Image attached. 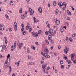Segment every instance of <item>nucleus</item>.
<instances>
[{"label":"nucleus","mask_w":76,"mask_h":76,"mask_svg":"<svg viewBox=\"0 0 76 76\" xmlns=\"http://www.w3.org/2000/svg\"><path fill=\"white\" fill-rule=\"evenodd\" d=\"M29 11L30 12V13L31 16H32L33 15V13H34V10L31 8L29 9Z\"/></svg>","instance_id":"obj_1"},{"label":"nucleus","mask_w":76,"mask_h":76,"mask_svg":"<svg viewBox=\"0 0 76 76\" xmlns=\"http://www.w3.org/2000/svg\"><path fill=\"white\" fill-rule=\"evenodd\" d=\"M69 49L67 47H66V49H64V52L66 54H67V51L68 52H69Z\"/></svg>","instance_id":"obj_2"},{"label":"nucleus","mask_w":76,"mask_h":76,"mask_svg":"<svg viewBox=\"0 0 76 76\" xmlns=\"http://www.w3.org/2000/svg\"><path fill=\"white\" fill-rule=\"evenodd\" d=\"M44 51L45 52V53L46 54H48V53L49 52V50H48V49H47V48H46V49H45L44 50Z\"/></svg>","instance_id":"obj_3"},{"label":"nucleus","mask_w":76,"mask_h":76,"mask_svg":"<svg viewBox=\"0 0 76 76\" xmlns=\"http://www.w3.org/2000/svg\"><path fill=\"white\" fill-rule=\"evenodd\" d=\"M75 54H72L71 55V60H72V61H73V59H74V57H75Z\"/></svg>","instance_id":"obj_4"},{"label":"nucleus","mask_w":76,"mask_h":76,"mask_svg":"<svg viewBox=\"0 0 76 76\" xmlns=\"http://www.w3.org/2000/svg\"><path fill=\"white\" fill-rule=\"evenodd\" d=\"M60 21L58 20H57V18H56V21L55 22V23L56 24V25H59V24H60Z\"/></svg>","instance_id":"obj_5"},{"label":"nucleus","mask_w":76,"mask_h":76,"mask_svg":"<svg viewBox=\"0 0 76 76\" xmlns=\"http://www.w3.org/2000/svg\"><path fill=\"white\" fill-rule=\"evenodd\" d=\"M38 11L40 13H42V8L41 7H39L38 9Z\"/></svg>","instance_id":"obj_6"},{"label":"nucleus","mask_w":76,"mask_h":76,"mask_svg":"<svg viewBox=\"0 0 76 76\" xmlns=\"http://www.w3.org/2000/svg\"><path fill=\"white\" fill-rule=\"evenodd\" d=\"M0 28L2 29V31H3V30H4V26L3 24H2L1 25V26Z\"/></svg>","instance_id":"obj_7"},{"label":"nucleus","mask_w":76,"mask_h":76,"mask_svg":"<svg viewBox=\"0 0 76 76\" xmlns=\"http://www.w3.org/2000/svg\"><path fill=\"white\" fill-rule=\"evenodd\" d=\"M27 24H28V25L26 26V30H28V29H29V23H28Z\"/></svg>","instance_id":"obj_8"},{"label":"nucleus","mask_w":76,"mask_h":76,"mask_svg":"<svg viewBox=\"0 0 76 76\" xmlns=\"http://www.w3.org/2000/svg\"><path fill=\"white\" fill-rule=\"evenodd\" d=\"M67 12L68 15H72V14H71V12L70 11H69V10H67Z\"/></svg>","instance_id":"obj_9"},{"label":"nucleus","mask_w":76,"mask_h":76,"mask_svg":"<svg viewBox=\"0 0 76 76\" xmlns=\"http://www.w3.org/2000/svg\"><path fill=\"white\" fill-rule=\"evenodd\" d=\"M25 17V15H22L21 16V18L22 19H24Z\"/></svg>","instance_id":"obj_10"},{"label":"nucleus","mask_w":76,"mask_h":76,"mask_svg":"<svg viewBox=\"0 0 76 76\" xmlns=\"http://www.w3.org/2000/svg\"><path fill=\"white\" fill-rule=\"evenodd\" d=\"M57 3L56 2V1H53V5L54 6H56Z\"/></svg>","instance_id":"obj_11"},{"label":"nucleus","mask_w":76,"mask_h":76,"mask_svg":"<svg viewBox=\"0 0 76 76\" xmlns=\"http://www.w3.org/2000/svg\"><path fill=\"white\" fill-rule=\"evenodd\" d=\"M46 67V64H45V65H42V68L43 69H44Z\"/></svg>","instance_id":"obj_12"},{"label":"nucleus","mask_w":76,"mask_h":76,"mask_svg":"<svg viewBox=\"0 0 76 76\" xmlns=\"http://www.w3.org/2000/svg\"><path fill=\"white\" fill-rule=\"evenodd\" d=\"M66 62L68 63L69 64H70V62H71V61L70 60H68V59H67L66 60Z\"/></svg>","instance_id":"obj_13"},{"label":"nucleus","mask_w":76,"mask_h":76,"mask_svg":"<svg viewBox=\"0 0 76 76\" xmlns=\"http://www.w3.org/2000/svg\"><path fill=\"white\" fill-rule=\"evenodd\" d=\"M50 43L52 45L54 44V40L53 39H51L50 41Z\"/></svg>","instance_id":"obj_14"},{"label":"nucleus","mask_w":76,"mask_h":76,"mask_svg":"<svg viewBox=\"0 0 76 76\" xmlns=\"http://www.w3.org/2000/svg\"><path fill=\"white\" fill-rule=\"evenodd\" d=\"M31 48L34 49V50H35V47L34 46H31Z\"/></svg>","instance_id":"obj_15"},{"label":"nucleus","mask_w":76,"mask_h":76,"mask_svg":"<svg viewBox=\"0 0 76 76\" xmlns=\"http://www.w3.org/2000/svg\"><path fill=\"white\" fill-rule=\"evenodd\" d=\"M62 5H64V6H65V7H66V5H67V4H66V3L64 2L63 3H62Z\"/></svg>","instance_id":"obj_16"},{"label":"nucleus","mask_w":76,"mask_h":76,"mask_svg":"<svg viewBox=\"0 0 76 76\" xmlns=\"http://www.w3.org/2000/svg\"><path fill=\"white\" fill-rule=\"evenodd\" d=\"M45 42L48 45V44H49V42H48V41L47 40V39H46L45 40Z\"/></svg>","instance_id":"obj_17"},{"label":"nucleus","mask_w":76,"mask_h":76,"mask_svg":"<svg viewBox=\"0 0 76 76\" xmlns=\"http://www.w3.org/2000/svg\"><path fill=\"white\" fill-rule=\"evenodd\" d=\"M51 38H52L51 36L49 35L48 37V40H50V39H51Z\"/></svg>","instance_id":"obj_18"},{"label":"nucleus","mask_w":76,"mask_h":76,"mask_svg":"<svg viewBox=\"0 0 76 76\" xmlns=\"http://www.w3.org/2000/svg\"><path fill=\"white\" fill-rule=\"evenodd\" d=\"M26 33H27L26 31H24L23 32L22 34L25 35H26Z\"/></svg>","instance_id":"obj_19"},{"label":"nucleus","mask_w":76,"mask_h":76,"mask_svg":"<svg viewBox=\"0 0 76 76\" xmlns=\"http://www.w3.org/2000/svg\"><path fill=\"white\" fill-rule=\"evenodd\" d=\"M9 70H10L9 72L10 73V72H11V70H12V68H11V66H9Z\"/></svg>","instance_id":"obj_20"},{"label":"nucleus","mask_w":76,"mask_h":76,"mask_svg":"<svg viewBox=\"0 0 76 76\" xmlns=\"http://www.w3.org/2000/svg\"><path fill=\"white\" fill-rule=\"evenodd\" d=\"M22 8H20V9L19 11V12L20 13H22Z\"/></svg>","instance_id":"obj_21"},{"label":"nucleus","mask_w":76,"mask_h":76,"mask_svg":"<svg viewBox=\"0 0 76 76\" xmlns=\"http://www.w3.org/2000/svg\"><path fill=\"white\" fill-rule=\"evenodd\" d=\"M45 57H46L47 58H50V56L49 55H48V54L46 55V56H45Z\"/></svg>","instance_id":"obj_22"},{"label":"nucleus","mask_w":76,"mask_h":76,"mask_svg":"<svg viewBox=\"0 0 76 76\" xmlns=\"http://www.w3.org/2000/svg\"><path fill=\"white\" fill-rule=\"evenodd\" d=\"M14 26H17V23L16 22H15L14 24Z\"/></svg>","instance_id":"obj_23"},{"label":"nucleus","mask_w":76,"mask_h":76,"mask_svg":"<svg viewBox=\"0 0 76 76\" xmlns=\"http://www.w3.org/2000/svg\"><path fill=\"white\" fill-rule=\"evenodd\" d=\"M14 29L15 31H17V26H14Z\"/></svg>","instance_id":"obj_24"},{"label":"nucleus","mask_w":76,"mask_h":76,"mask_svg":"<svg viewBox=\"0 0 76 76\" xmlns=\"http://www.w3.org/2000/svg\"><path fill=\"white\" fill-rule=\"evenodd\" d=\"M42 31L41 30H39L38 31V34H41V33L42 32Z\"/></svg>","instance_id":"obj_25"},{"label":"nucleus","mask_w":76,"mask_h":76,"mask_svg":"<svg viewBox=\"0 0 76 76\" xmlns=\"http://www.w3.org/2000/svg\"><path fill=\"white\" fill-rule=\"evenodd\" d=\"M16 42L15 41L14 42V47L15 48H16Z\"/></svg>","instance_id":"obj_26"},{"label":"nucleus","mask_w":76,"mask_h":76,"mask_svg":"<svg viewBox=\"0 0 76 76\" xmlns=\"http://www.w3.org/2000/svg\"><path fill=\"white\" fill-rule=\"evenodd\" d=\"M61 69H63V68H64V65H61Z\"/></svg>","instance_id":"obj_27"},{"label":"nucleus","mask_w":76,"mask_h":76,"mask_svg":"<svg viewBox=\"0 0 76 76\" xmlns=\"http://www.w3.org/2000/svg\"><path fill=\"white\" fill-rule=\"evenodd\" d=\"M10 5H13V1H11L10 2Z\"/></svg>","instance_id":"obj_28"},{"label":"nucleus","mask_w":76,"mask_h":76,"mask_svg":"<svg viewBox=\"0 0 76 76\" xmlns=\"http://www.w3.org/2000/svg\"><path fill=\"white\" fill-rule=\"evenodd\" d=\"M60 30L61 32H63V28L62 27H61L60 28Z\"/></svg>","instance_id":"obj_29"},{"label":"nucleus","mask_w":76,"mask_h":76,"mask_svg":"<svg viewBox=\"0 0 76 76\" xmlns=\"http://www.w3.org/2000/svg\"><path fill=\"white\" fill-rule=\"evenodd\" d=\"M3 48L4 49H5V50H6V49H7V48H6V46L5 45H4L3 46Z\"/></svg>","instance_id":"obj_30"},{"label":"nucleus","mask_w":76,"mask_h":76,"mask_svg":"<svg viewBox=\"0 0 76 76\" xmlns=\"http://www.w3.org/2000/svg\"><path fill=\"white\" fill-rule=\"evenodd\" d=\"M55 12L56 13V14L57 15V13H58V9H56V10Z\"/></svg>","instance_id":"obj_31"},{"label":"nucleus","mask_w":76,"mask_h":76,"mask_svg":"<svg viewBox=\"0 0 76 76\" xmlns=\"http://www.w3.org/2000/svg\"><path fill=\"white\" fill-rule=\"evenodd\" d=\"M63 63V61L62 60H61L60 61V64L61 65Z\"/></svg>","instance_id":"obj_32"},{"label":"nucleus","mask_w":76,"mask_h":76,"mask_svg":"<svg viewBox=\"0 0 76 76\" xmlns=\"http://www.w3.org/2000/svg\"><path fill=\"white\" fill-rule=\"evenodd\" d=\"M48 34H49V35L51 34V32H52V31H48Z\"/></svg>","instance_id":"obj_33"},{"label":"nucleus","mask_w":76,"mask_h":76,"mask_svg":"<svg viewBox=\"0 0 76 76\" xmlns=\"http://www.w3.org/2000/svg\"><path fill=\"white\" fill-rule=\"evenodd\" d=\"M18 48L20 49L21 48V46L20 45V44H19L18 45Z\"/></svg>","instance_id":"obj_34"},{"label":"nucleus","mask_w":76,"mask_h":76,"mask_svg":"<svg viewBox=\"0 0 76 76\" xmlns=\"http://www.w3.org/2000/svg\"><path fill=\"white\" fill-rule=\"evenodd\" d=\"M64 58L65 59V60H66V59H67V57L66 56H64Z\"/></svg>","instance_id":"obj_35"},{"label":"nucleus","mask_w":76,"mask_h":76,"mask_svg":"<svg viewBox=\"0 0 76 76\" xmlns=\"http://www.w3.org/2000/svg\"><path fill=\"white\" fill-rule=\"evenodd\" d=\"M27 52L28 53H30V51H29V48H28L27 50Z\"/></svg>","instance_id":"obj_36"},{"label":"nucleus","mask_w":76,"mask_h":76,"mask_svg":"<svg viewBox=\"0 0 76 76\" xmlns=\"http://www.w3.org/2000/svg\"><path fill=\"white\" fill-rule=\"evenodd\" d=\"M76 34H72V37H75L76 36Z\"/></svg>","instance_id":"obj_37"},{"label":"nucleus","mask_w":76,"mask_h":76,"mask_svg":"<svg viewBox=\"0 0 76 76\" xmlns=\"http://www.w3.org/2000/svg\"><path fill=\"white\" fill-rule=\"evenodd\" d=\"M33 64H34V63H32V62H30L29 63V65H32Z\"/></svg>","instance_id":"obj_38"},{"label":"nucleus","mask_w":76,"mask_h":76,"mask_svg":"<svg viewBox=\"0 0 76 76\" xmlns=\"http://www.w3.org/2000/svg\"><path fill=\"white\" fill-rule=\"evenodd\" d=\"M35 37H38V33H35Z\"/></svg>","instance_id":"obj_39"},{"label":"nucleus","mask_w":76,"mask_h":76,"mask_svg":"<svg viewBox=\"0 0 76 76\" xmlns=\"http://www.w3.org/2000/svg\"><path fill=\"white\" fill-rule=\"evenodd\" d=\"M32 36H33V37H35V33H34V32H33Z\"/></svg>","instance_id":"obj_40"},{"label":"nucleus","mask_w":76,"mask_h":76,"mask_svg":"<svg viewBox=\"0 0 76 76\" xmlns=\"http://www.w3.org/2000/svg\"><path fill=\"white\" fill-rule=\"evenodd\" d=\"M5 16L7 18V19H9V16L7 15H6Z\"/></svg>","instance_id":"obj_41"},{"label":"nucleus","mask_w":76,"mask_h":76,"mask_svg":"<svg viewBox=\"0 0 76 76\" xmlns=\"http://www.w3.org/2000/svg\"><path fill=\"white\" fill-rule=\"evenodd\" d=\"M21 27L22 28H24V25L23 23L21 24Z\"/></svg>","instance_id":"obj_42"},{"label":"nucleus","mask_w":76,"mask_h":76,"mask_svg":"<svg viewBox=\"0 0 76 76\" xmlns=\"http://www.w3.org/2000/svg\"><path fill=\"white\" fill-rule=\"evenodd\" d=\"M69 40V38L68 37H66V41H68Z\"/></svg>","instance_id":"obj_43"},{"label":"nucleus","mask_w":76,"mask_h":76,"mask_svg":"<svg viewBox=\"0 0 76 76\" xmlns=\"http://www.w3.org/2000/svg\"><path fill=\"white\" fill-rule=\"evenodd\" d=\"M45 34L46 35H48V32L47 31H46L45 32Z\"/></svg>","instance_id":"obj_44"},{"label":"nucleus","mask_w":76,"mask_h":76,"mask_svg":"<svg viewBox=\"0 0 76 76\" xmlns=\"http://www.w3.org/2000/svg\"><path fill=\"white\" fill-rule=\"evenodd\" d=\"M51 50H53V48H54V46H51Z\"/></svg>","instance_id":"obj_45"},{"label":"nucleus","mask_w":76,"mask_h":76,"mask_svg":"<svg viewBox=\"0 0 76 76\" xmlns=\"http://www.w3.org/2000/svg\"><path fill=\"white\" fill-rule=\"evenodd\" d=\"M66 9V7H63L62 8V9L63 10H65V9Z\"/></svg>","instance_id":"obj_46"},{"label":"nucleus","mask_w":76,"mask_h":76,"mask_svg":"<svg viewBox=\"0 0 76 76\" xmlns=\"http://www.w3.org/2000/svg\"><path fill=\"white\" fill-rule=\"evenodd\" d=\"M9 31H12V28H10L9 29Z\"/></svg>","instance_id":"obj_47"},{"label":"nucleus","mask_w":76,"mask_h":76,"mask_svg":"<svg viewBox=\"0 0 76 76\" xmlns=\"http://www.w3.org/2000/svg\"><path fill=\"white\" fill-rule=\"evenodd\" d=\"M10 54H8L7 56V58H9L10 57Z\"/></svg>","instance_id":"obj_48"},{"label":"nucleus","mask_w":76,"mask_h":76,"mask_svg":"<svg viewBox=\"0 0 76 76\" xmlns=\"http://www.w3.org/2000/svg\"><path fill=\"white\" fill-rule=\"evenodd\" d=\"M53 33H51V34H50V35H52V36H54V33L52 32Z\"/></svg>","instance_id":"obj_49"},{"label":"nucleus","mask_w":76,"mask_h":76,"mask_svg":"<svg viewBox=\"0 0 76 76\" xmlns=\"http://www.w3.org/2000/svg\"><path fill=\"white\" fill-rule=\"evenodd\" d=\"M73 62L74 63H76V60H74Z\"/></svg>","instance_id":"obj_50"},{"label":"nucleus","mask_w":76,"mask_h":76,"mask_svg":"<svg viewBox=\"0 0 76 76\" xmlns=\"http://www.w3.org/2000/svg\"><path fill=\"white\" fill-rule=\"evenodd\" d=\"M23 30H24V28L22 27L21 29V31H23Z\"/></svg>","instance_id":"obj_51"},{"label":"nucleus","mask_w":76,"mask_h":76,"mask_svg":"<svg viewBox=\"0 0 76 76\" xmlns=\"http://www.w3.org/2000/svg\"><path fill=\"white\" fill-rule=\"evenodd\" d=\"M28 28H29V29H31V30H32V27L31 26L29 27Z\"/></svg>","instance_id":"obj_52"},{"label":"nucleus","mask_w":76,"mask_h":76,"mask_svg":"<svg viewBox=\"0 0 76 76\" xmlns=\"http://www.w3.org/2000/svg\"><path fill=\"white\" fill-rule=\"evenodd\" d=\"M5 43L6 44H7V39H6L5 41Z\"/></svg>","instance_id":"obj_53"},{"label":"nucleus","mask_w":76,"mask_h":76,"mask_svg":"<svg viewBox=\"0 0 76 76\" xmlns=\"http://www.w3.org/2000/svg\"><path fill=\"white\" fill-rule=\"evenodd\" d=\"M69 40L71 42H72V40H73V39L72 38L71 39V38H69Z\"/></svg>","instance_id":"obj_54"},{"label":"nucleus","mask_w":76,"mask_h":76,"mask_svg":"<svg viewBox=\"0 0 76 76\" xmlns=\"http://www.w3.org/2000/svg\"><path fill=\"white\" fill-rule=\"evenodd\" d=\"M35 44H36V45H38L39 44H38V43L37 42H35Z\"/></svg>","instance_id":"obj_55"},{"label":"nucleus","mask_w":76,"mask_h":76,"mask_svg":"<svg viewBox=\"0 0 76 76\" xmlns=\"http://www.w3.org/2000/svg\"><path fill=\"white\" fill-rule=\"evenodd\" d=\"M28 59H31V56H28Z\"/></svg>","instance_id":"obj_56"},{"label":"nucleus","mask_w":76,"mask_h":76,"mask_svg":"<svg viewBox=\"0 0 76 76\" xmlns=\"http://www.w3.org/2000/svg\"><path fill=\"white\" fill-rule=\"evenodd\" d=\"M61 48V47L60 46H58V49H59V50H60V49Z\"/></svg>","instance_id":"obj_57"},{"label":"nucleus","mask_w":76,"mask_h":76,"mask_svg":"<svg viewBox=\"0 0 76 76\" xmlns=\"http://www.w3.org/2000/svg\"><path fill=\"white\" fill-rule=\"evenodd\" d=\"M44 63V61H41V63L42 64H43V63Z\"/></svg>","instance_id":"obj_58"},{"label":"nucleus","mask_w":76,"mask_h":76,"mask_svg":"<svg viewBox=\"0 0 76 76\" xmlns=\"http://www.w3.org/2000/svg\"><path fill=\"white\" fill-rule=\"evenodd\" d=\"M58 5H59V6H60V5H62V4H61V3H58Z\"/></svg>","instance_id":"obj_59"},{"label":"nucleus","mask_w":76,"mask_h":76,"mask_svg":"<svg viewBox=\"0 0 76 76\" xmlns=\"http://www.w3.org/2000/svg\"><path fill=\"white\" fill-rule=\"evenodd\" d=\"M72 10H75V8L73 7H72Z\"/></svg>","instance_id":"obj_60"},{"label":"nucleus","mask_w":76,"mask_h":76,"mask_svg":"<svg viewBox=\"0 0 76 76\" xmlns=\"http://www.w3.org/2000/svg\"><path fill=\"white\" fill-rule=\"evenodd\" d=\"M45 68L44 69V70H43V72H44V73H45Z\"/></svg>","instance_id":"obj_61"},{"label":"nucleus","mask_w":76,"mask_h":76,"mask_svg":"<svg viewBox=\"0 0 76 76\" xmlns=\"http://www.w3.org/2000/svg\"><path fill=\"white\" fill-rule=\"evenodd\" d=\"M66 19L67 20H70V18L69 17L67 18Z\"/></svg>","instance_id":"obj_62"},{"label":"nucleus","mask_w":76,"mask_h":76,"mask_svg":"<svg viewBox=\"0 0 76 76\" xmlns=\"http://www.w3.org/2000/svg\"><path fill=\"white\" fill-rule=\"evenodd\" d=\"M63 28H64L65 29H66V26H64L63 27Z\"/></svg>","instance_id":"obj_63"},{"label":"nucleus","mask_w":76,"mask_h":76,"mask_svg":"<svg viewBox=\"0 0 76 76\" xmlns=\"http://www.w3.org/2000/svg\"><path fill=\"white\" fill-rule=\"evenodd\" d=\"M74 15L75 16H76V11L75 12Z\"/></svg>","instance_id":"obj_64"}]
</instances>
